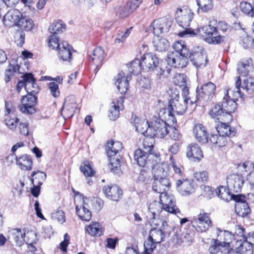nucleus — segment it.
I'll list each match as a JSON object with an SVG mask.
<instances>
[{"mask_svg": "<svg viewBox=\"0 0 254 254\" xmlns=\"http://www.w3.org/2000/svg\"><path fill=\"white\" fill-rule=\"evenodd\" d=\"M25 80V90L27 94L36 95L39 91V88L36 83V79L31 73L24 74L22 77Z\"/></svg>", "mask_w": 254, "mask_h": 254, "instance_id": "412c9836", "label": "nucleus"}, {"mask_svg": "<svg viewBox=\"0 0 254 254\" xmlns=\"http://www.w3.org/2000/svg\"><path fill=\"white\" fill-rule=\"evenodd\" d=\"M155 157L156 159L155 161H157L159 158V155L154 154L153 153H148L147 152L142 151L141 149L138 148L134 151V160L140 167H145L146 164H148L151 161V159Z\"/></svg>", "mask_w": 254, "mask_h": 254, "instance_id": "2eb2a0df", "label": "nucleus"}, {"mask_svg": "<svg viewBox=\"0 0 254 254\" xmlns=\"http://www.w3.org/2000/svg\"><path fill=\"white\" fill-rule=\"evenodd\" d=\"M22 14L17 9H11L4 16L3 21L4 24L8 27L17 26L19 20L22 17Z\"/></svg>", "mask_w": 254, "mask_h": 254, "instance_id": "aec40b11", "label": "nucleus"}, {"mask_svg": "<svg viewBox=\"0 0 254 254\" xmlns=\"http://www.w3.org/2000/svg\"><path fill=\"white\" fill-rule=\"evenodd\" d=\"M148 237L153 240L155 243L159 244L163 241L165 234L161 229L153 228L150 230Z\"/></svg>", "mask_w": 254, "mask_h": 254, "instance_id": "58836bf2", "label": "nucleus"}, {"mask_svg": "<svg viewBox=\"0 0 254 254\" xmlns=\"http://www.w3.org/2000/svg\"><path fill=\"white\" fill-rule=\"evenodd\" d=\"M198 9H201L203 12H208L213 7V0H196Z\"/></svg>", "mask_w": 254, "mask_h": 254, "instance_id": "09e8293b", "label": "nucleus"}, {"mask_svg": "<svg viewBox=\"0 0 254 254\" xmlns=\"http://www.w3.org/2000/svg\"><path fill=\"white\" fill-rule=\"evenodd\" d=\"M31 182L33 185L41 186L46 180V173L39 170L34 171L32 175Z\"/></svg>", "mask_w": 254, "mask_h": 254, "instance_id": "ea45409f", "label": "nucleus"}, {"mask_svg": "<svg viewBox=\"0 0 254 254\" xmlns=\"http://www.w3.org/2000/svg\"><path fill=\"white\" fill-rule=\"evenodd\" d=\"M58 56L60 60L65 62H69L71 59L72 51H73L72 47L66 41L61 43V47L58 50Z\"/></svg>", "mask_w": 254, "mask_h": 254, "instance_id": "b1692460", "label": "nucleus"}, {"mask_svg": "<svg viewBox=\"0 0 254 254\" xmlns=\"http://www.w3.org/2000/svg\"><path fill=\"white\" fill-rule=\"evenodd\" d=\"M216 89L215 85L209 82L203 84L200 88L196 89V95L194 100L200 104L204 105L205 103L209 101L214 94Z\"/></svg>", "mask_w": 254, "mask_h": 254, "instance_id": "0eeeda50", "label": "nucleus"}, {"mask_svg": "<svg viewBox=\"0 0 254 254\" xmlns=\"http://www.w3.org/2000/svg\"><path fill=\"white\" fill-rule=\"evenodd\" d=\"M187 156L192 161L198 162L203 157V154L200 147L197 144H194L188 146Z\"/></svg>", "mask_w": 254, "mask_h": 254, "instance_id": "c85d7f7f", "label": "nucleus"}, {"mask_svg": "<svg viewBox=\"0 0 254 254\" xmlns=\"http://www.w3.org/2000/svg\"><path fill=\"white\" fill-rule=\"evenodd\" d=\"M188 56L180 55L177 52H169L167 54L168 64L175 68L185 67L188 64Z\"/></svg>", "mask_w": 254, "mask_h": 254, "instance_id": "f8f14e48", "label": "nucleus"}, {"mask_svg": "<svg viewBox=\"0 0 254 254\" xmlns=\"http://www.w3.org/2000/svg\"><path fill=\"white\" fill-rule=\"evenodd\" d=\"M235 93L238 94V96L243 98L244 94L242 93L241 88L247 94L252 95L254 93V78L252 77H245L243 81L239 76L236 77Z\"/></svg>", "mask_w": 254, "mask_h": 254, "instance_id": "423d86ee", "label": "nucleus"}, {"mask_svg": "<svg viewBox=\"0 0 254 254\" xmlns=\"http://www.w3.org/2000/svg\"><path fill=\"white\" fill-rule=\"evenodd\" d=\"M210 22V24L207 25H204L201 27L193 29H187L183 30L178 33V36L181 37H193L195 35H198L202 37L203 40L206 42L207 39L211 38L212 36L217 34V30L216 27L212 26Z\"/></svg>", "mask_w": 254, "mask_h": 254, "instance_id": "7ed1b4c3", "label": "nucleus"}, {"mask_svg": "<svg viewBox=\"0 0 254 254\" xmlns=\"http://www.w3.org/2000/svg\"><path fill=\"white\" fill-rule=\"evenodd\" d=\"M17 26L25 31H30L34 28V24L31 19L22 16L19 20Z\"/></svg>", "mask_w": 254, "mask_h": 254, "instance_id": "a19ab883", "label": "nucleus"}, {"mask_svg": "<svg viewBox=\"0 0 254 254\" xmlns=\"http://www.w3.org/2000/svg\"><path fill=\"white\" fill-rule=\"evenodd\" d=\"M145 138L144 139L142 143L143 148L145 150V152L148 153H152L151 151L153 148V143L154 142V137L150 136H145Z\"/></svg>", "mask_w": 254, "mask_h": 254, "instance_id": "6e6d98bb", "label": "nucleus"}, {"mask_svg": "<svg viewBox=\"0 0 254 254\" xmlns=\"http://www.w3.org/2000/svg\"><path fill=\"white\" fill-rule=\"evenodd\" d=\"M37 97L32 94H27L21 99V104L19 106L20 111L28 115H32L36 112L35 106L37 104Z\"/></svg>", "mask_w": 254, "mask_h": 254, "instance_id": "1a4fd4ad", "label": "nucleus"}, {"mask_svg": "<svg viewBox=\"0 0 254 254\" xmlns=\"http://www.w3.org/2000/svg\"><path fill=\"white\" fill-rule=\"evenodd\" d=\"M177 14L176 21L180 27L184 29L183 30L191 29L188 28L194 15L191 9L188 8L179 9Z\"/></svg>", "mask_w": 254, "mask_h": 254, "instance_id": "9b49d317", "label": "nucleus"}, {"mask_svg": "<svg viewBox=\"0 0 254 254\" xmlns=\"http://www.w3.org/2000/svg\"><path fill=\"white\" fill-rule=\"evenodd\" d=\"M227 188L234 192H240L244 184V177L239 174H232L227 177Z\"/></svg>", "mask_w": 254, "mask_h": 254, "instance_id": "dca6fc26", "label": "nucleus"}, {"mask_svg": "<svg viewBox=\"0 0 254 254\" xmlns=\"http://www.w3.org/2000/svg\"><path fill=\"white\" fill-rule=\"evenodd\" d=\"M193 133L198 142L203 144L209 143L206 129L202 124L196 125L193 127Z\"/></svg>", "mask_w": 254, "mask_h": 254, "instance_id": "393cba45", "label": "nucleus"}, {"mask_svg": "<svg viewBox=\"0 0 254 254\" xmlns=\"http://www.w3.org/2000/svg\"><path fill=\"white\" fill-rule=\"evenodd\" d=\"M187 77L184 74L176 75L174 78L175 84L180 87L186 85Z\"/></svg>", "mask_w": 254, "mask_h": 254, "instance_id": "774afa93", "label": "nucleus"}, {"mask_svg": "<svg viewBox=\"0 0 254 254\" xmlns=\"http://www.w3.org/2000/svg\"><path fill=\"white\" fill-rule=\"evenodd\" d=\"M241 11L247 16L253 17L254 16V6L246 1H242L240 4Z\"/></svg>", "mask_w": 254, "mask_h": 254, "instance_id": "8fccbe9b", "label": "nucleus"}, {"mask_svg": "<svg viewBox=\"0 0 254 254\" xmlns=\"http://www.w3.org/2000/svg\"><path fill=\"white\" fill-rule=\"evenodd\" d=\"M65 29V25L62 23V21L52 23L49 27V31L52 35H56L62 33Z\"/></svg>", "mask_w": 254, "mask_h": 254, "instance_id": "de8ad7c7", "label": "nucleus"}, {"mask_svg": "<svg viewBox=\"0 0 254 254\" xmlns=\"http://www.w3.org/2000/svg\"><path fill=\"white\" fill-rule=\"evenodd\" d=\"M121 106L117 105L114 101L112 102V106L109 110V117L111 120L115 121L119 117Z\"/></svg>", "mask_w": 254, "mask_h": 254, "instance_id": "5fc2aeb1", "label": "nucleus"}, {"mask_svg": "<svg viewBox=\"0 0 254 254\" xmlns=\"http://www.w3.org/2000/svg\"><path fill=\"white\" fill-rule=\"evenodd\" d=\"M104 58V50L101 47L94 49L89 58V61L96 66L95 70L97 72L102 66Z\"/></svg>", "mask_w": 254, "mask_h": 254, "instance_id": "4be33fe9", "label": "nucleus"}, {"mask_svg": "<svg viewBox=\"0 0 254 254\" xmlns=\"http://www.w3.org/2000/svg\"><path fill=\"white\" fill-rule=\"evenodd\" d=\"M190 220H194L199 222H204V223H208L210 226H211L212 225V222L209 217V214L207 213H200L197 216H193L191 218Z\"/></svg>", "mask_w": 254, "mask_h": 254, "instance_id": "bf43d9fd", "label": "nucleus"}, {"mask_svg": "<svg viewBox=\"0 0 254 254\" xmlns=\"http://www.w3.org/2000/svg\"><path fill=\"white\" fill-rule=\"evenodd\" d=\"M16 164L21 170H30L32 169V161L31 158L27 155H23L16 157Z\"/></svg>", "mask_w": 254, "mask_h": 254, "instance_id": "72a5a7b5", "label": "nucleus"}, {"mask_svg": "<svg viewBox=\"0 0 254 254\" xmlns=\"http://www.w3.org/2000/svg\"><path fill=\"white\" fill-rule=\"evenodd\" d=\"M25 232L22 233L20 229H12L8 231V239L13 240L17 245H22L25 241Z\"/></svg>", "mask_w": 254, "mask_h": 254, "instance_id": "473e14b6", "label": "nucleus"}, {"mask_svg": "<svg viewBox=\"0 0 254 254\" xmlns=\"http://www.w3.org/2000/svg\"><path fill=\"white\" fill-rule=\"evenodd\" d=\"M106 152L110 161V169L111 172L119 174L121 171V157L118 154L123 148L122 143L120 141L112 140L106 145Z\"/></svg>", "mask_w": 254, "mask_h": 254, "instance_id": "f03ea898", "label": "nucleus"}, {"mask_svg": "<svg viewBox=\"0 0 254 254\" xmlns=\"http://www.w3.org/2000/svg\"><path fill=\"white\" fill-rule=\"evenodd\" d=\"M231 191L228 189V190H226L225 187L221 186L216 190V193L222 199L226 201V198H228V196L232 194Z\"/></svg>", "mask_w": 254, "mask_h": 254, "instance_id": "e2e57ef3", "label": "nucleus"}, {"mask_svg": "<svg viewBox=\"0 0 254 254\" xmlns=\"http://www.w3.org/2000/svg\"><path fill=\"white\" fill-rule=\"evenodd\" d=\"M76 107L74 97L70 96L66 97L62 109V115L64 118H71L74 115Z\"/></svg>", "mask_w": 254, "mask_h": 254, "instance_id": "6ab92c4d", "label": "nucleus"}, {"mask_svg": "<svg viewBox=\"0 0 254 254\" xmlns=\"http://www.w3.org/2000/svg\"><path fill=\"white\" fill-rule=\"evenodd\" d=\"M134 126L136 131L141 133L144 136H148L149 128L151 126L149 125L147 121L135 118L134 120Z\"/></svg>", "mask_w": 254, "mask_h": 254, "instance_id": "2f4dec72", "label": "nucleus"}, {"mask_svg": "<svg viewBox=\"0 0 254 254\" xmlns=\"http://www.w3.org/2000/svg\"><path fill=\"white\" fill-rule=\"evenodd\" d=\"M193 177L197 182L204 183L207 181L208 173L206 171L195 172L193 174Z\"/></svg>", "mask_w": 254, "mask_h": 254, "instance_id": "0e129e2a", "label": "nucleus"}, {"mask_svg": "<svg viewBox=\"0 0 254 254\" xmlns=\"http://www.w3.org/2000/svg\"><path fill=\"white\" fill-rule=\"evenodd\" d=\"M153 44L155 50L159 52L165 51L169 47L168 40L159 37V35H155L153 39Z\"/></svg>", "mask_w": 254, "mask_h": 254, "instance_id": "f704fd0d", "label": "nucleus"}, {"mask_svg": "<svg viewBox=\"0 0 254 254\" xmlns=\"http://www.w3.org/2000/svg\"><path fill=\"white\" fill-rule=\"evenodd\" d=\"M228 94V90H227V94H225L222 101L219 102V104L225 113L227 118L229 120L231 119V114L234 112L237 108V103Z\"/></svg>", "mask_w": 254, "mask_h": 254, "instance_id": "a211bd4d", "label": "nucleus"}, {"mask_svg": "<svg viewBox=\"0 0 254 254\" xmlns=\"http://www.w3.org/2000/svg\"><path fill=\"white\" fill-rule=\"evenodd\" d=\"M131 75L123 71L120 72L115 77V84L121 94L126 93L128 89V81Z\"/></svg>", "mask_w": 254, "mask_h": 254, "instance_id": "f3484780", "label": "nucleus"}, {"mask_svg": "<svg viewBox=\"0 0 254 254\" xmlns=\"http://www.w3.org/2000/svg\"><path fill=\"white\" fill-rule=\"evenodd\" d=\"M142 0H129L123 6L117 8V15L124 18L132 13L141 3Z\"/></svg>", "mask_w": 254, "mask_h": 254, "instance_id": "4468645a", "label": "nucleus"}, {"mask_svg": "<svg viewBox=\"0 0 254 254\" xmlns=\"http://www.w3.org/2000/svg\"><path fill=\"white\" fill-rule=\"evenodd\" d=\"M209 115L216 121H225L227 116L219 103L214 104L209 111Z\"/></svg>", "mask_w": 254, "mask_h": 254, "instance_id": "7c9ffc66", "label": "nucleus"}, {"mask_svg": "<svg viewBox=\"0 0 254 254\" xmlns=\"http://www.w3.org/2000/svg\"><path fill=\"white\" fill-rule=\"evenodd\" d=\"M245 49H251L254 47V39L249 35H244L240 42Z\"/></svg>", "mask_w": 254, "mask_h": 254, "instance_id": "4d7b16f0", "label": "nucleus"}, {"mask_svg": "<svg viewBox=\"0 0 254 254\" xmlns=\"http://www.w3.org/2000/svg\"><path fill=\"white\" fill-rule=\"evenodd\" d=\"M49 46L53 50H57L61 47V43H59V38L56 35H51L49 37Z\"/></svg>", "mask_w": 254, "mask_h": 254, "instance_id": "052dcab7", "label": "nucleus"}, {"mask_svg": "<svg viewBox=\"0 0 254 254\" xmlns=\"http://www.w3.org/2000/svg\"><path fill=\"white\" fill-rule=\"evenodd\" d=\"M253 68V63L251 58L243 59L237 64L238 72L245 76L252 72Z\"/></svg>", "mask_w": 254, "mask_h": 254, "instance_id": "c756f323", "label": "nucleus"}, {"mask_svg": "<svg viewBox=\"0 0 254 254\" xmlns=\"http://www.w3.org/2000/svg\"><path fill=\"white\" fill-rule=\"evenodd\" d=\"M76 212L79 217L83 221H89L91 218V211L86 207H75Z\"/></svg>", "mask_w": 254, "mask_h": 254, "instance_id": "49530a36", "label": "nucleus"}, {"mask_svg": "<svg viewBox=\"0 0 254 254\" xmlns=\"http://www.w3.org/2000/svg\"><path fill=\"white\" fill-rule=\"evenodd\" d=\"M18 121V118H11L10 117L5 120V125L11 130H14L16 129Z\"/></svg>", "mask_w": 254, "mask_h": 254, "instance_id": "69168bd1", "label": "nucleus"}, {"mask_svg": "<svg viewBox=\"0 0 254 254\" xmlns=\"http://www.w3.org/2000/svg\"><path fill=\"white\" fill-rule=\"evenodd\" d=\"M188 58L190 59L192 64L197 68L204 67L208 62L206 53L200 46H195L190 50Z\"/></svg>", "mask_w": 254, "mask_h": 254, "instance_id": "39448f33", "label": "nucleus"}, {"mask_svg": "<svg viewBox=\"0 0 254 254\" xmlns=\"http://www.w3.org/2000/svg\"><path fill=\"white\" fill-rule=\"evenodd\" d=\"M143 69L148 72H154L155 74L160 78L164 73L159 66V60L156 55L153 53H146L142 57Z\"/></svg>", "mask_w": 254, "mask_h": 254, "instance_id": "20e7f679", "label": "nucleus"}, {"mask_svg": "<svg viewBox=\"0 0 254 254\" xmlns=\"http://www.w3.org/2000/svg\"><path fill=\"white\" fill-rule=\"evenodd\" d=\"M80 171L86 177L93 176L95 172L92 169L91 165L89 161H85L80 167Z\"/></svg>", "mask_w": 254, "mask_h": 254, "instance_id": "603ef678", "label": "nucleus"}, {"mask_svg": "<svg viewBox=\"0 0 254 254\" xmlns=\"http://www.w3.org/2000/svg\"><path fill=\"white\" fill-rule=\"evenodd\" d=\"M25 34L23 31H17L14 35V41L17 45L22 47L25 41Z\"/></svg>", "mask_w": 254, "mask_h": 254, "instance_id": "680f3d73", "label": "nucleus"}, {"mask_svg": "<svg viewBox=\"0 0 254 254\" xmlns=\"http://www.w3.org/2000/svg\"><path fill=\"white\" fill-rule=\"evenodd\" d=\"M154 203V205L160 203L162 204V206H176L174 196L168 195L166 191L160 194L159 201H155Z\"/></svg>", "mask_w": 254, "mask_h": 254, "instance_id": "e433bc0d", "label": "nucleus"}, {"mask_svg": "<svg viewBox=\"0 0 254 254\" xmlns=\"http://www.w3.org/2000/svg\"><path fill=\"white\" fill-rule=\"evenodd\" d=\"M168 166L165 163H157L152 167V174L154 179L168 178Z\"/></svg>", "mask_w": 254, "mask_h": 254, "instance_id": "cd10ccee", "label": "nucleus"}, {"mask_svg": "<svg viewBox=\"0 0 254 254\" xmlns=\"http://www.w3.org/2000/svg\"><path fill=\"white\" fill-rule=\"evenodd\" d=\"M228 198H226V201L234 200L236 203H241L243 204L244 206H249L248 199L247 198L246 196H245L243 194H234L232 193L231 195H228Z\"/></svg>", "mask_w": 254, "mask_h": 254, "instance_id": "37998d69", "label": "nucleus"}, {"mask_svg": "<svg viewBox=\"0 0 254 254\" xmlns=\"http://www.w3.org/2000/svg\"><path fill=\"white\" fill-rule=\"evenodd\" d=\"M73 192L74 193L75 206H84L85 205H88L89 198L85 197L82 193L77 191H74Z\"/></svg>", "mask_w": 254, "mask_h": 254, "instance_id": "a18cd8bd", "label": "nucleus"}, {"mask_svg": "<svg viewBox=\"0 0 254 254\" xmlns=\"http://www.w3.org/2000/svg\"><path fill=\"white\" fill-rule=\"evenodd\" d=\"M170 187L171 183L169 178H165L164 179H154L152 187L153 191L161 194L169 190Z\"/></svg>", "mask_w": 254, "mask_h": 254, "instance_id": "bb28decb", "label": "nucleus"}, {"mask_svg": "<svg viewBox=\"0 0 254 254\" xmlns=\"http://www.w3.org/2000/svg\"><path fill=\"white\" fill-rule=\"evenodd\" d=\"M220 122V126L216 128L218 133H220L221 135L226 137H232L235 135L236 131L234 128L229 126L225 123H222L221 121Z\"/></svg>", "mask_w": 254, "mask_h": 254, "instance_id": "c9c22d12", "label": "nucleus"}, {"mask_svg": "<svg viewBox=\"0 0 254 254\" xmlns=\"http://www.w3.org/2000/svg\"><path fill=\"white\" fill-rule=\"evenodd\" d=\"M175 185L178 192L182 196H189L195 191L192 180L181 178L176 180Z\"/></svg>", "mask_w": 254, "mask_h": 254, "instance_id": "9d476101", "label": "nucleus"}, {"mask_svg": "<svg viewBox=\"0 0 254 254\" xmlns=\"http://www.w3.org/2000/svg\"><path fill=\"white\" fill-rule=\"evenodd\" d=\"M173 48L175 50L174 52H177L180 55L188 56L189 50L184 43L182 41H176L173 44Z\"/></svg>", "mask_w": 254, "mask_h": 254, "instance_id": "3c124183", "label": "nucleus"}, {"mask_svg": "<svg viewBox=\"0 0 254 254\" xmlns=\"http://www.w3.org/2000/svg\"><path fill=\"white\" fill-rule=\"evenodd\" d=\"M209 251L210 254H216L219 251L224 253H229L230 249H226L223 245H221L220 243H218L212 239Z\"/></svg>", "mask_w": 254, "mask_h": 254, "instance_id": "c03bdc74", "label": "nucleus"}, {"mask_svg": "<svg viewBox=\"0 0 254 254\" xmlns=\"http://www.w3.org/2000/svg\"><path fill=\"white\" fill-rule=\"evenodd\" d=\"M103 191L106 196L113 201H118L123 194L122 190L117 185L105 186Z\"/></svg>", "mask_w": 254, "mask_h": 254, "instance_id": "5701e85b", "label": "nucleus"}, {"mask_svg": "<svg viewBox=\"0 0 254 254\" xmlns=\"http://www.w3.org/2000/svg\"><path fill=\"white\" fill-rule=\"evenodd\" d=\"M157 243H155L153 240L149 237L144 242V247L145 252H152L156 248Z\"/></svg>", "mask_w": 254, "mask_h": 254, "instance_id": "338daca9", "label": "nucleus"}, {"mask_svg": "<svg viewBox=\"0 0 254 254\" xmlns=\"http://www.w3.org/2000/svg\"><path fill=\"white\" fill-rule=\"evenodd\" d=\"M190 222L192 227L195 228L196 231L200 232H205L211 226L208 223H204V222H199L194 220H190Z\"/></svg>", "mask_w": 254, "mask_h": 254, "instance_id": "13d9d810", "label": "nucleus"}, {"mask_svg": "<svg viewBox=\"0 0 254 254\" xmlns=\"http://www.w3.org/2000/svg\"><path fill=\"white\" fill-rule=\"evenodd\" d=\"M170 99L169 101L168 108L161 110L159 115L162 113L167 114L168 118L165 117L166 120L173 123H176L177 120L175 118V113L177 115H182L185 114L188 108V102L193 105L196 102V100L191 99L189 97H180L179 91L175 89L171 91Z\"/></svg>", "mask_w": 254, "mask_h": 254, "instance_id": "f257e3e1", "label": "nucleus"}, {"mask_svg": "<svg viewBox=\"0 0 254 254\" xmlns=\"http://www.w3.org/2000/svg\"><path fill=\"white\" fill-rule=\"evenodd\" d=\"M171 21L166 17H162L152 22L150 28L153 34L158 36L163 33L168 32L171 26Z\"/></svg>", "mask_w": 254, "mask_h": 254, "instance_id": "ddd939ff", "label": "nucleus"}, {"mask_svg": "<svg viewBox=\"0 0 254 254\" xmlns=\"http://www.w3.org/2000/svg\"><path fill=\"white\" fill-rule=\"evenodd\" d=\"M19 66L18 64L12 65L9 64L5 72V81L8 82L17 70H19Z\"/></svg>", "mask_w": 254, "mask_h": 254, "instance_id": "864d4df0", "label": "nucleus"}, {"mask_svg": "<svg viewBox=\"0 0 254 254\" xmlns=\"http://www.w3.org/2000/svg\"><path fill=\"white\" fill-rule=\"evenodd\" d=\"M236 249L239 254H253L254 252L253 244L245 239L244 240L242 239L237 240Z\"/></svg>", "mask_w": 254, "mask_h": 254, "instance_id": "a878e982", "label": "nucleus"}, {"mask_svg": "<svg viewBox=\"0 0 254 254\" xmlns=\"http://www.w3.org/2000/svg\"><path fill=\"white\" fill-rule=\"evenodd\" d=\"M127 66L129 72L127 74L130 75L131 74H138L140 72L141 69L143 68L142 62L138 59H134L129 64H127Z\"/></svg>", "mask_w": 254, "mask_h": 254, "instance_id": "4c0bfd02", "label": "nucleus"}, {"mask_svg": "<svg viewBox=\"0 0 254 254\" xmlns=\"http://www.w3.org/2000/svg\"><path fill=\"white\" fill-rule=\"evenodd\" d=\"M169 126L163 120L158 119L152 122L149 128L148 136L157 138H164L169 133Z\"/></svg>", "mask_w": 254, "mask_h": 254, "instance_id": "6e6552de", "label": "nucleus"}, {"mask_svg": "<svg viewBox=\"0 0 254 254\" xmlns=\"http://www.w3.org/2000/svg\"><path fill=\"white\" fill-rule=\"evenodd\" d=\"M88 233L92 236H100L103 233L102 227L98 222H92L86 228Z\"/></svg>", "mask_w": 254, "mask_h": 254, "instance_id": "79ce46f5", "label": "nucleus"}]
</instances>
